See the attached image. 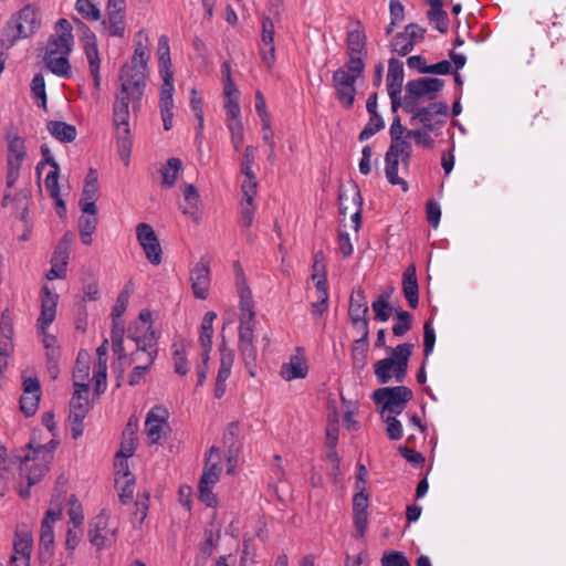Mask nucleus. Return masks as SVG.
<instances>
[{
  "label": "nucleus",
  "instance_id": "obj_1",
  "mask_svg": "<svg viewBox=\"0 0 566 566\" xmlns=\"http://www.w3.org/2000/svg\"><path fill=\"white\" fill-rule=\"evenodd\" d=\"M138 59L142 63V43L137 42L132 65H124L120 71V92L116 95L113 107L114 125L118 133L129 134L128 105L130 101L139 99L142 96V71L138 66Z\"/></svg>",
  "mask_w": 566,
  "mask_h": 566
},
{
  "label": "nucleus",
  "instance_id": "obj_2",
  "mask_svg": "<svg viewBox=\"0 0 566 566\" xmlns=\"http://www.w3.org/2000/svg\"><path fill=\"white\" fill-rule=\"evenodd\" d=\"M156 55L158 59L159 75L163 80V84L160 87L159 108H160L164 129L170 130L172 128V119H174L175 85H174V72L171 70L169 39L165 34H163L158 39Z\"/></svg>",
  "mask_w": 566,
  "mask_h": 566
},
{
  "label": "nucleus",
  "instance_id": "obj_3",
  "mask_svg": "<svg viewBox=\"0 0 566 566\" xmlns=\"http://www.w3.org/2000/svg\"><path fill=\"white\" fill-rule=\"evenodd\" d=\"M365 70V62L358 59H348L345 66L333 73V86L338 102L345 107L354 105L356 96L355 83Z\"/></svg>",
  "mask_w": 566,
  "mask_h": 566
},
{
  "label": "nucleus",
  "instance_id": "obj_4",
  "mask_svg": "<svg viewBox=\"0 0 566 566\" xmlns=\"http://www.w3.org/2000/svg\"><path fill=\"white\" fill-rule=\"evenodd\" d=\"M221 462V450L217 447H211L207 454L205 469L198 484L199 499L209 507H216L218 505V499L212 492V488L220 479L222 472Z\"/></svg>",
  "mask_w": 566,
  "mask_h": 566
},
{
  "label": "nucleus",
  "instance_id": "obj_5",
  "mask_svg": "<svg viewBox=\"0 0 566 566\" xmlns=\"http://www.w3.org/2000/svg\"><path fill=\"white\" fill-rule=\"evenodd\" d=\"M74 42L57 35H51L46 43L43 61L45 66L60 77H70L72 74L69 55Z\"/></svg>",
  "mask_w": 566,
  "mask_h": 566
},
{
  "label": "nucleus",
  "instance_id": "obj_6",
  "mask_svg": "<svg viewBox=\"0 0 566 566\" xmlns=\"http://www.w3.org/2000/svg\"><path fill=\"white\" fill-rule=\"evenodd\" d=\"M28 447L30 450L24 455L15 457V459H18L20 463L19 469L21 476H25L28 484L33 485L38 483L49 470L52 453L46 450L44 446L34 448L30 442Z\"/></svg>",
  "mask_w": 566,
  "mask_h": 566
},
{
  "label": "nucleus",
  "instance_id": "obj_7",
  "mask_svg": "<svg viewBox=\"0 0 566 566\" xmlns=\"http://www.w3.org/2000/svg\"><path fill=\"white\" fill-rule=\"evenodd\" d=\"M444 85L443 80L437 77H420L406 84L403 96V111L412 112L416 104L422 101H433Z\"/></svg>",
  "mask_w": 566,
  "mask_h": 566
},
{
  "label": "nucleus",
  "instance_id": "obj_8",
  "mask_svg": "<svg viewBox=\"0 0 566 566\" xmlns=\"http://www.w3.org/2000/svg\"><path fill=\"white\" fill-rule=\"evenodd\" d=\"M412 391L406 386L381 387L374 391L373 399L380 407L381 417L400 415L411 400Z\"/></svg>",
  "mask_w": 566,
  "mask_h": 566
},
{
  "label": "nucleus",
  "instance_id": "obj_9",
  "mask_svg": "<svg viewBox=\"0 0 566 566\" xmlns=\"http://www.w3.org/2000/svg\"><path fill=\"white\" fill-rule=\"evenodd\" d=\"M59 295L51 291L48 285L42 287L41 297V313L38 318V327L42 335V343L44 348H51L57 346V339L54 335L46 332L48 327L53 323L56 316Z\"/></svg>",
  "mask_w": 566,
  "mask_h": 566
},
{
  "label": "nucleus",
  "instance_id": "obj_10",
  "mask_svg": "<svg viewBox=\"0 0 566 566\" xmlns=\"http://www.w3.org/2000/svg\"><path fill=\"white\" fill-rule=\"evenodd\" d=\"M169 416V410L163 405H156L147 412L144 420V433L148 444H157L168 438L171 431Z\"/></svg>",
  "mask_w": 566,
  "mask_h": 566
},
{
  "label": "nucleus",
  "instance_id": "obj_11",
  "mask_svg": "<svg viewBox=\"0 0 566 566\" xmlns=\"http://www.w3.org/2000/svg\"><path fill=\"white\" fill-rule=\"evenodd\" d=\"M420 104H416L411 114L410 125L420 123L423 129L432 132L437 125H443L448 116L449 106L446 102H433L428 106L420 107Z\"/></svg>",
  "mask_w": 566,
  "mask_h": 566
},
{
  "label": "nucleus",
  "instance_id": "obj_12",
  "mask_svg": "<svg viewBox=\"0 0 566 566\" xmlns=\"http://www.w3.org/2000/svg\"><path fill=\"white\" fill-rule=\"evenodd\" d=\"M254 321L240 319L239 326V352L244 361L245 369L251 377L256 376L258 350L254 346Z\"/></svg>",
  "mask_w": 566,
  "mask_h": 566
},
{
  "label": "nucleus",
  "instance_id": "obj_13",
  "mask_svg": "<svg viewBox=\"0 0 566 566\" xmlns=\"http://www.w3.org/2000/svg\"><path fill=\"white\" fill-rule=\"evenodd\" d=\"M41 25L38 9L32 4H25L17 14L8 22V28L14 30L10 40L14 43L20 39H27L35 33Z\"/></svg>",
  "mask_w": 566,
  "mask_h": 566
},
{
  "label": "nucleus",
  "instance_id": "obj_14",
  "mask_svg": "<svg viewBox=\"0 0 566 566\" xmlns=\"http://www.w3.org/2000/svg\"><path fill=\"white\" fill-rule=\"evenodd\" d=\"M90 388L74 387V394L70 401L69 421L73 439H78L83 434V421L90 411L88 401Z\"/></svg>",
  "mask_w": 566,
  "mask_h": 566
},
{
  "label": "nucleus",
  "instance_id": "obj_15",
  "mask_svg": "<svg viewBox=\"0 0 566 566\" xmlns=\"http://www.w3.org/2000/svg\"><path fill=\"white\" fill-rule=\"evenodd\" d=\"M130 284H127L124 290L119 293L116 303L112 310V343L113 350L119 357L124 356V346H123V337H124V325L120 321L122 315L125 313L128 304V300L132 293Z\"/></svg>",
  "mask_w": 566,
  "mask_h": 566
},
{
  "label": "nucleus",
  "instance_id": "obj_16",
  "mask_svg": "<svg viewBox=\"0 0 566 566\" xmlns=\"http://www.w3.org/2000/svg\"><path fill=\"white\" fill-rule=\"evenodd\" d=\"M147 326L144 332V353L147 354V364L144 365V374L147 373L148 368L153 365L158 354V339L161 336V328L159 325H155L151 319V313L144 311V326Z\"/></svg>",
  "mask_w": 566,
  "mask_h": 566
},
{
  "label": "nucleus",
  "instance_id": "obj_17",
  "mask_svg": "<svg viewBox=\"0 0 566 566\" xmlns=\"http://www.w3.org/2000/svg\"><path fill=\"white\" fill-rule=\"evenodd\" d=\"M340 213L346 214L352 208L355 211L352 214V221L355 223V231L358 232L361 224V207L363 198L357 186H353L349 190L340 191L339 197Z\"/></svg>",
  "mask_w": 566,
  "mask_h": 566
},
{
  "label": "nucleus",
  "instance_id": "obj_18",
  "mask_svg": "<svg viewBox=\"0 0 566 566\" xmlns=\"http://www.w3.org/2000/svg\"><path fill=\"white\" fill-rule=\"evenodd\" d=\"M190 282L193 296L199 300H206L210 287V268L209 262L200 260L190 272Z\"/></svg>",
  "mask_w": 566,
  "mask_h": 566
},
{
  "label": "nucleus",
  "instance_id": "obj_19",
  "mask_svg": "<svg viewBox=\"0 0 566 566\" xmlns=\"http://www.w3.org/2000/svg\"><path fill=\"white\" fill-rule=\"evenodd\" d=\"M41 387L38 378H25L23 380V395L20 398V409L27 416H33L39 407Z\"/></svg>",
  "mask_w": 566,
  "mask_h": 566
},
{
  "label": "nucleus",
  "instance_id": "obj_20",
  "mask_svg": "<svg viewBox=\"0 0 566 566\" xmlns=\"http://www.w3.org/2000/svg\"><path fill=\"white\" fill-rule=\"evenodd\" d=\"M234 361L233 352L223 343L220 346V366L216 378L214 397L220 399L226 394L227 380L231 375V369Z\"/></svg>",
  "mask_w": 566,
  "mask_h": 566
},
{
  "label": "nucleus",
  "instance_id": "obj_21",
  "mask_svg": "<svg viewBox=\"0 0 566 566\" xmlns=\"http://www.w3.org/2000/svg\"><path fill=\"white\" fill-rule=\"evenodd\" d=\"M308 374L307 360L304 356V350L297 347L295 353L290 357L289 363H285L281 367V376L291 381L293 379H303Z\"/></svg>",
  "mask_w": 566,
  "mask_h": 566
},
{
  "label": "nucleus",
  "instance_id": "obj_22",
  "mask_svg": "<svg viewBox=\"0 0 566 566\" xmlns=\"http://www.w3.org/2000/svg\"><path fill=\"white\" fill-rule=\"evenodd\" d=\"M98 175L97 171L91 168L85 177V182L78 206L82 212H92L96 207L98 198Z\"/></svg>",
  "mask_w": 566,
  "mask_h": 566
},
{
  "label": "nucleus",
  "instance_id": "obj_23",
  "mask_svg": "<svg viewBox=\"0 0 566 566\" xmlns=\"http://www.w3.org/2000/svg\"><path fill=\"white\" fill-rule=\"evenodd\" d=\"M413 345L403 343L390 348V356L387 357L395 365V379L397 382H402L406 378L408 370V361L412 354Z\"/></svg>",
  "mask_w": 566,
  "mask_h": 566
},
{
  "label": "nucleus",
  "instance_id": "obj_24",
  "mask_svg": "<svg viewBox=\"0 0 566 566\" xmlns=\"http://www.w3.org/2000/svg\"><path fill=\"white\" fill-rule=\"evenodd\" d=\"M62 515L63 511L60 505H56V507H50L44 514L41 522L40 545L46 549L51 548L54 544L53 525L62 518Z\"/></svg>",
  "mask_w": 566,
  "mask_h": 566
},
{
  "label": "nucleus",
  "instance_id": "obj_25",
  "mask_svg": "<svg viewBox=\"0 0 566 566\" xmlns=\"http://www.w3.org/2000/svg\"><path fill=\"white\" fill-rule=\"evenodd\" d=\"M358 490L359 491L354 495L353 499V513L354 524L359 535L363 536L367 527V509L369 495L365 488Z\"/></svg>",
  "mask_w": 566,
  "mask_h": 566
},
{
  "label": "nucleus",
  "instance_id": "obj_26",
  "mask_svg": "<svg viewBox=\"0 0 566 566\" xmlns=\"http://www.w3.org/2000/svg\"><path fill=\"white\" fill-rule=\"evenodd\" d=\"M144 255L153 265L163 262V249L151 226L144 223Z\"/></svg>",
  "mask_w": 566,
  "mask_h": 566
},
{
  "label": "nucleus",
  "instance_id": "obj_27",
  "mask_svg": "<svg viewBox=\"0 0 566 566\" xmlns=\"http://www.w3.org/2000/svg\"><path fill=\"white\" fill-rule=\"evenodd\" d=\"M139 428V420L136 416H132L123 431V440L120 449L116 454L132 457L137 448V433Z\"/></svg>",
  "mask_w": 566,
  "mask_h": 566
},
{
  "label": "nucleus",
  "instance_id": "obj_28",
  "mask_svg": "<svg viewBox=\"0 0 566 566\" xmlns=\"http://www.w3.org/2000/svg\"><path fill=\"white\" fill-rule=\"evenodd\" d=\"M13 322L9 310L0 318V356L8 358L13 352Z\"/></svg>",
  "mask_w": 566,
  "mask_h": 566
},
{
  "label": "nucleus",
  "instance_id": "obj_29",
  "mask_svg": "<svg viewBox=\"0 0 566 566\" xmlns=\"http://www.w3.org/2000/svg\"><path fill=\"white\" fill-rule=\"evenodd\" d=\"M365 46V32L363 28L357 24L355 29H352L347 32L348 59H358L359 61H364V57L367 55Z\"/></svg>",
  "mask_w": 566,
  "mask_h": 566
},
{
  "label": "nucleus",
  "instance_id": "obj_30",
  "mask_svg": "<svg viewBox=\"0 0 566 566\" xmlns=\"http://www.w3.org/2000/svg\"><path fill=\"white\" fill-rule=\"evenodd\" d=\"M189 347L190 343L185 339L175 340L171 345L174 370L179 376H186L190 370V363L188 360Z\"/></svg>",
  "mask_w": 566,
  "mask_h": 566
},
{
  "label": "nucleus",
  "instance_id": "obj_31",
  "mask_svg": "<svg viewBox=\"0 0 566 566\" xmlns=\"http://www.w3.org/2000/svg\"><path fill=\"white\" fill-rule=\"evenodd\" d=\"M402 292L408 305L416 308L419 304V287L413 264L409 265L402 274Z\"/></svg>",
  "mask_w": 566,
  "mask_h": 566
},
{
  "label": "nucleus",
  "instance_id": "obj_32",
  "mask_svg": "<svg viewBox=\"0 0 566 566\" xmlns=\"http://www.w3.org/2000/svg\"><path fill=\"white\" fill-rule=\"evenodd\" d=\"M67 261H69L67 247L60 243L53 253V256L51 259V269L45 274V277L49 281H53L56 279H64L66 275Z\"/></svg>",
  "mask_w": 566,
  "mask_h": 566
},
{
  "label": "nucleus",
  "instance_id": "obj_33",
  "mask_svg": "<svg viewBox=\"0 0 566 566\" xmlns=\"http://www.w3.org/2000/svg\"><path fill=\"white\" fill-rule=\"evenodd\" d=\"M90 377V354L85 350H80L76 363L73 369V386L81 388L88 387Z\"/></svg>",
  "mask_w": 566,
  "mask_h": 566
},
{
  "label": "nucleus",
  "instance_id": "obj_34",
  "mask_svg": "<svg viewBox=\"0 0 566 566\" xmlns=\"http://www.w3.org/2000/svg\"><path fill=\"white\" fill-rule=\"evenodd\" d=\"M48 132L61 143H72L77 136L74 125L61 120H50L46 125Z\"/></svg>",
  "mask_w": 566,
  "mask_h": 566
},
{
  "label": "nucleus",
  "instance_id": "obj_35",
  "mask_svg": "<svg viewBox=\"0 0 566 566\" xmlns=\"http://www.w3.org/2000/svg\"><path fill=\"white\" fill-rule=\"evenodd\" d=\"M96 213L97 208H95L92 212H83L78 220L81 241L85 245L92 244V234L95 232L98 223Z\"/></svg>",
  "mask_w": 566,
  "mask_h": 566
},
{
  "label": "nucleus",
  "instance_id": "obj_36",
  "mask_svg": "<svg viewBox=\"0 0 566 566\" xmlns=\"http://www.w3.org/2000/svg\"><path fill=\"white\" fill-rule=\"evenodd\" d=\"M84 53L86 55L90 72L93 77L94 87L95 90L99 88L101 85V75H99V67H101V59L97 48V42H86L84 43Z\"/></svg>",
  "mask_w": 566,
  "mask_h": 566
},
{
  "label": "nucleus",
  "instance_id": "obj_37",
  "mask_svg": "<svg viewBox=\"0 0 566 566\" xmlns=\"http://www.w3.org/2000/svg\"><path fill=\"white\" fill-rule=\"evenodd\" d=\"M107 18L102 21L103 29L111 36H123L125 32V12L106 11Z\"/></svg>",
  "mask_w": 566,
  "mask_h": 566
},
{
  "label": "nucleus",
  "instance_id": "obj_38",
  "mask_svg": "<svg viewBox=\"0 0 566 566\" xmlns=\"http://www.w3.org/2000/svg\"><path fill=\"white\" fill-rule=\"evenodd\" d=\"M403 77V63L397 59H390L388 62L387 91H401Z\"/></svg>",
  "mask_w": 566,
  "mask_h": 566
},
{
  "label": "nucleus",
  "instance_id": "obj_39",
  "mask_svg": "<svg viewBox=\"0 0 566 566\" xmlns=\"http://www.w3.org/2000/svg\"><path fill=\"white\" fill-rule=\"evenodd\" d=\"M392 287L389 291L382 292L377 300L371 303L374 311V318L378 322H387L391 316L392 307L389 304V298L392 293Z\"/></svg>",
  "mask_w": 566,
  "mask_h": 566
},
{
  "label": "nucleus",
  "instance_id": "obj_40",
  "mask_svg": "<svg viewBox=\"0 0 566 566\" xmlns=\"http://www.w3.org/2000/svg\"><path fill=\"white\" fill-rule=\"evenodd\" d=\"M216 317L217 314L214 312H207L201 322L199 342L206 353H210L212 348V324Z\"/></svg>",
  "mask_w": 566,
  "mask_h": 566
},
{
  "label": "nucleus",
  "instance_id": "obj_41",
  "mask_svg": "<svg viewBox=\"0 0 566 566\" xmlns=\"http://www.w3.org/2000/svg\"><path fill=\"white\" fill-rule=\"evenodd\" d=\"M368 314V305L361 289L354 290L350 295L348 315L349 319L365 317Z\"/></svg>",
  "mask_w": 566,
  "mask_h": 566
},
{
  "label": "nucleus",
  "instance_id": "obj_42",
  "mask_svg": "<svg viewBox=\"0 0 566 566\" xmlns=\"http://www.w3.org/2000/svg\"><path fill=\"white\" fill-rule=\"evenodd\" d=\"M399 158L385 154V174L391 185H398L402 191H408V182L398 176Z\"/></svg>",
  "mask_w": 566,
  "mask_h": 566
},
{
  "label": "nucleus",
  "instance_id": "obj_43",
  "mask_svg": "<svg viewBox=\"0 0 566 566\" xmlns=\"http://www.w3.org/2000/svg\"><path fill=\"white\" fill-rule=\"evenodd\" d=\"M107 527V521L103 515L93 518L88 530L90 542L98 549L103 548L105 536L104 531Z\"/></svg>",
  "mask_w": 566,
  "mask_h": 566
},
{
  "label": "nucleus",
  "instance_id": "obj_44",
  "mask_svg": "<svg viewBox=\"0 0 566 566\" xmlns=\"http://www.w3.org/2000/svg\"><path fill=\"white\" fill-rule=\"evenodd\" d=\"M14 557H23L30 559L32 552V535L29 532H17L13 542Z\"/></svg>",
  "mask_w": 566,
  "mask_h": 566
},
{
  "label": "nucleus",
  "instance_id": "obj_45",
  "mask_svg": "<svg viewBox=\"0 0 566 566\" xmlns=\"http://www.w3.org/2000/svg\"><path fill=\"white\" fill-rule=\"evenodd\" d=\"M386 154L401 158L402 164L407 166L411 155V145L402 137L391 138L390 146Z\"/></svg>",
  "mask_w": 566,
  "mask_h": 566
},
{
  "label": "nucleus",
  "instance_id": "obj_46",
  "mask_svg": "<svg viewBox=\"0 0 566 566\" xmlns=\"http://www.w3.org/2000/svg\"><path fill=\"white\" fill-rule=\"evenodd\" d=\"M135 476L115 478V486L118 491L119 500L123 504H127L133 500L135 490Z\"/></svg>",
  "mask_w": 566,
  "mask_h": 566
},
{
  "label": "nucleus",
  "instance_id": "obj_47",
  "mask_svg": "<svg viewBox=\"0 0 566 566\" xmlns=\"http://www.w3.org/2000/svg\"><path fill=\"white\" fill-rule=\"evenodd\" d=\"M350 322L354 328L360 334V338L355 342V347L353 348V355L356 356L359 347H361L363 354L366 352L369 336L368 319L367 316H365L352 319Z\"/></svg>",
  "mask_w": 566,
  "mask_h": 566
},
{
  "label": "nucleus",
  "instance_id": "obj_48",
  "mask_svg": "<svg viewBox=\"0 0 566 566\" xmlns=\"http://www.w3.org/2000/svg\"><path fill=\"white\" fill-rule=\"evenodd\" d=\"M191 94L192 98L190 101V106L195 117L198 120V125L196 128V143L198 144V149H200L202 145V130L205 124L202 102L200 98L196 97L197 91L195 88L191 91Z\"/></svg>",
  "mask_w": 566,
  "mask_h": 566
},
{
  "label": "nucleus",
  "instance_id": "obj_49",
  "mask_svg": "<svg viewBox=\"0 0 566 566\" xmlns=\"http://www.w3.org/2000/svg\"><path fill=\"white\" fill-rule=\"evenodd\" d=\"M180 169V159L175 157L168 159L167 164L160 169L163 184L167 187H172L178 178Z\"/></svg>",
  "mask_w": 566,
  "mask_h": 566
},
{
  "label": "nucleus",
  "instance_id": "obj_50",
  "mask_svg": "<svg viewBox=\"0 0 566 566\" xmlns=\"http://www.w3.org/2000/svg\"><path fill=\"white\" fill-rule=\"evenodd\" d=\"M375 376L380 385L388 384L395 377V365L387 358L375 363Z\"/></svg>",
  "mask_w": 566,
  "mask_h": 566
},
{
  "label": "nucleus",
  "instance_id": "obj_51",
  "mask_svg": "<svg viewBox=\"0 0 566 566\" xmlns=\"http://www.w3.org/2000/svg\"><path fill=\"white\" fill-rule=\"evenodd\" d=\"M75 10L88 21H98L101 19V10L92 0H76Z\"/></svg>",
  "mask_w": 566,
  "mask_h": 566
},
{
  "label": "nucleus",
  "instance_id": "obj_52",
  "mask_svg": "<svg viewBox=\"0 0 566 566\" xmlns=\"http://www.w3.org/2000/svg\"><path fill=\"white\" fill-rule=\"evenodd\" d=\"M385 127L384 119L380 115H370L368 123L365 125L358 136L359 142H365L371 138L375 134Z\"/></svg>",
  "mask_w": 566,
  "mask_h": 566
},
{
  "label": "nucleus",
  "instance_id": "obj_53",
  "mask_svg": "<svg viewBox=\"0 0 566 566\" xmlns=\"http://www.w3.org/2000/svg\"><path fill=\"white\" fill-rule=\"evenodd\" d=\"M67 515L74 528L81 527L84 522L83 507L77 497L73 494L69 500Z\"/></svg>",
  "mask_w": 566,
  "mask_h": 566
},
{
  "label": "nucleus",
  "instance_id": "obj_54",
  "mask_svg": "<svg viewBox=\"0 0 566 566\" xmlns=\"http://www.w3.org/2000/svg\"><path fill=\"white\" fill-rule=\"evenodd\" d=\"M412 315L407 311L397 312V322L392 326V334L396 337L403 336L411 329Z\"/></svg>",
  "mask_w": 566,
  "mask_h": 566
},
{
  "label": "nucleus",
  "instance_id": "obj_55",
  "mask_svg": "<svg viewBox=\"0 0 566 566\" xmlns=\"http://www.w3.org/2000/svg\"><path fill=\"white\" fill-rule=\"evenodd\" d=\"M427 17L430 22L434 23V28L440 33H446L448 31V14L447 12L441 8L436 9H429L427 12Z\"/></svg>",
  "mask_w": 566,
  "mask_h": 566
},
{
  "label": "nucleus",
  "instance_id": "obj_56",
  "mask_svg": "<svg viewBox=\"0 0 566 566\" xmlns=\"http://www.w3.org/2000/svg\"><path fill=\"white\" fill-rule=\"evenodd\" d=\"M256 210L255 202L241 201L239 224L243 229H249L254 220V213Z\"/></svg>",
  "mask_w": 566,
  "mask_h": 566
},
{
  "label": "nucleus",
  "instance_id": "obj_57",
  "mask_svg": "<svg viewBox=\"0 0 566 566\" xmlns=\"http://www.w3.org/2000/svg\"><path fill=\"white\" fill-rule=\"evenodd\" d=\"M31 92L34 97L41 99V104L39 106L46 108V91H45V81L41 73H38L33 76L31 82Z\"/></svg>",
  "mask_w": 566,
  "mask_h": 566
},
{
  "label": "nucleus",
  "instance_id": "obj_58",
  "mask_svg": "<svg viewBox=\"0 0 566 566\" xmlns=\"http://www.w3.org/2000/svg\"><path fill=\"white\" fill-rule=\"evenodd\" d=\"M185 206H181L182 213L192 214L193 209L197 207L199 195L195 186L187 185L184 189Z\"/></svg>",
  "mask_w": 566,
  "mask_h": 566
},
{
  "label": "nucleus",
  "instance_id": "obj_59",
  "mask_svg": "<svg viewBox=\"0 0 566 566\" xmlns=\"http://www.w3.org/2000/svg\"><path fill=\"white\" fill-rule=\"evenodd\" d=\"M95 392L101 395L107 386V365L104 361H97L94 370Z\"/></svg>",
  "mask_w": 566,
  "mask_h": 566
},
{
  "label": "nucleus",
  "instance_id": "obj_60",
  "mask_svg": "<svg viewBox=\"0 0 566 566\" xmlns=\"http://www.w3.org/2000/svg\"><path fill=\"white\" fill-rule=\"evenodd\" d=\"M397 415H385L382 417L385 419V422L387 424L386 432L390 440H399L402 437V424L401 422L396 418Z\"/></svg>",
  "mask_w": 566,
  "mask_h": 566
},
{
  "label": "nucleus",
  "instance_id": "obj_61",
  "mask_svg": "<svg viewBox=\"0 0 566 566\" xmlns=\"http://www.w3.org/2000/svg\"><path fill=\"white\" fill-rule=\"evenodd\" d=\"M227 127L231 134V144L234 150L239 151L244 140L242 122H227Z\"/></svg>",
  "mask_w": 566,
  "mask_h": 566
},
{
  "label": "nucleus",
  "instance_id": "obj_62",
  "mask_svg": "<svg viewBox=\"0 0 566 566\" xmlns=\"http://www.w3.org/2000/svg\"><path fill=\"white\" fill-rule=\"evenodd\" d=\"M242 201L254 202L258 193V181L256 176H245L244 181L241 185Z\"/></svg>",
  "mask_w": 566,
  "mask_h": 566
},
{
  "label": "nucleus",
  "instance_id": "obj_63",
  "mask_svg": "<svg viewBox=\"0 0 566 566\" xmlns=\"http://www.w3.org/2000/svg\"><path fill=\"white\" fill-rule=\"evenodd\" d=\"M415 48V44L403 33H398L392 40V49L399 55L405 56L410 53Z\"/></svg>",
  "mask_w": 566,
  "mask_h": 566
},
{
  "label": "nucleus",
  "instance_id": "obj_64",
  "mask_svg": "<svg viewBox=\"0 0 566 566\" xmlns=\"http://www.w3.org/2000/svg\"><path fill=\"white\" fill-rule=\"evenodd\" d=\"M381 566H410L406 556L400 552H389L382 555L380 559Z\"/></svg>",
  "mask_w": 566,
  "mask_h": 566
}]
</instances>
